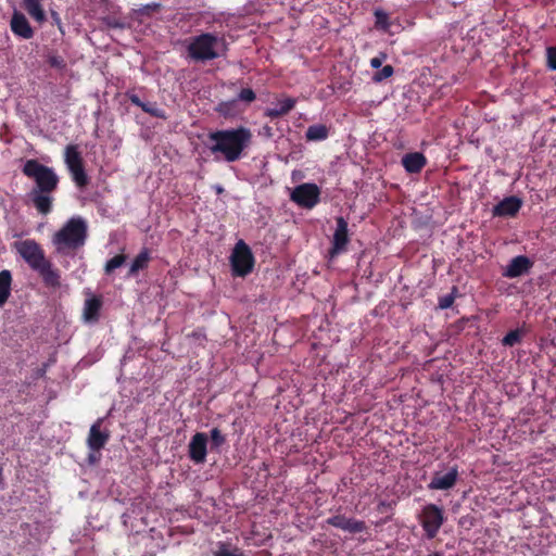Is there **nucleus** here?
Instances as JSON below:
<instances>
[{
    "instance_id": "473e14b6",
    "label": "nucleus",
    "mask_w": 556,
    "mask_h": 556,
    "mask_svg": "<svg viewBox=\"0 0 556 556\" xmlns=\"http://www.w3.org/2000/svg\"><path fill=\"white\" fill-rule=\"evenodd\" d=\"M211 439L215 446H220L225 442V437L222 434L218 428H213L211 430Z\"/></svg>"
},
{
    "instance_id": "6e6552de",
    "label": "nucleus",
    "mask_w": 556,
    "mask_h": 556,
    "mask_svg": "<svg viewBox=\"0 0 556 556\" xmlns=\"http://www.w3.org/2000/svg\"><path fill=\"white\" fill-rule=\"evenodd\" d=\"M418 520L428 539H433L444 522V511L434 504L424 506Z\"/></svg>"
},
{
    "instance_id": "c756f323",
    "label": "nucleus",
    "mask_w": 556,
    "mask_h": 556,
    "mask_svg": "<svg viewBox=\"0 0 556 556\" xmlns=\"http://www.w3.org/2000/svg\"><path fill=\"white\" fill-rule=\"evenodd\" d=\"M457 292L456 287H453L452 292L445 294L439 299V307L441 309L450 308L455 301V293Z\"/></svg>"
},
{
    "instance_id": "f3484780",
    "label": "nucleus",
    "mask_w": 556,
    "mask_h": 556,
    "mask_svg": "<svg viewBox=\"0 0 556 556\" xmlns=\"http://www.w3.org/2000/svg\"><path fill=\"white\" fill-rule=\"evenodd\" d=\"M531 267V262L527 256L519 255L510 260L503 275L508 278H516L527 273Z\"/></svg>"
},
{
    "instance_id": "f257e3e1",
    "label": "nucleus",
    "mask_w": 556,
    "mask_h": 556,
    "mask_svg": "<svg viewBox=\"0 0 556 556\" xmlns=\"http://www.w3.org/2000/svg\"><path fill=\"white\" fill-rule=\"evenodd\" d=\"M207 138L208 149L215 160L233 163L243 157L245 150L250 147L252 131L244 126H240L211 131Z\"/></svg>"
},
{
    "instance_id": "bb28decb",
    "label": "nucleus",
    "mask_w": 556,
    "mask_h": 556,
    "mask_svg": "<svg viewBox=\"0 0 556 556\" xmlns=\"http://www.w3.org/2000/svg\"><path fill=\"white\" fill-rule=\"evenodd\" d=\"M523 331L521 329L511 330L502 339V343L505 346H514L521 341Z\"/></svg>"
},
{
    "instance_id": "0eeeda50",
    "label": "nucleus",
    "mask_w": 556,
    "mask_h": 556,
    "mask_svg": "<svg viewBox=\"0 0 556 556\" xmlns=\"http://www.w3.org/2000/svg\"><path fill=\"white\" fill-rule=\"evenodd\" d=\"M14 249L28 266L37 270L48 260L42 248L33 239H26L14 243Z\"/></svg>"
},
{
    "instance_id": "2f4dec72",
    "label": "nucleus",
    "mask_w": 556,
    "mask_h": 556,
    "mask_svg": "<svg viewBox=\"0 0 556 556\" xmlns=\"http://www.w3.org/2000/svg\"><path fill=\"white\" fill-rule=\"evenodd\" d=\"M255 98V92L251 88H243L238 94V100L248 103L253 102Z\"/></svg>"
},
{
    "instance_id": "5701e85b",
    "label": "nucleus",
    "mask_w": 556,
    "mask_h": 556,
    "mask_svg": "<svg viewBox=\"0 0 556 556\" xmlns=\"http://www.w3.org/2000/svg\"><path fill=\"white\" fill-rule=\"evenodd\" d=\"M24 8L27 13L39 24L46 21V13L41 4V0H24Z\"/></svg>"
},
{
    "instance_id": "c85d7f7f",
    "label": "nucleus",
    "mask_w": 556,
    "mask_h": 556,
    "mask_svg": "<svg viewBox=\"0 0 556 556\" xmlns=\"http://www.w3.org/2000/svg\"><path fill=\"white\" fill-rule=\"evenodd\" d=\"M126 261V256L123 254L115 255L111 260H109L105 264V273L111 274L116 268L121 267Z\"/></svg>"
},
{
    "instance_id": "4be33fe9",
    "label": "nucleus",
    "mask_w": 556,
    "mask_h": 556,
    "mask_svg": "<svg viewBox=\"0 0 556 556\" xmlns=\"http://www.w3.org/2000/svg\"><path fill=\"white\" fill-rule=\"evenodd\" d=\"M51 192H43L40 190H33L30 192L31 201L37 211L43 215L48 214L52 207V198L49 195Z\"/></svg>"
},
{
    "instance_id": "f704fd0d",
    "label": "nucleus",
    "mask_w": 556,
    "mask_h": 556,
    "mask_svg": "<svg viewBox=\"0 0 556 556\" xmlns=\"http://www.w3.org/2000/svg\"><path fill=\"white\" fill-rule=\"evenodd\" d=\"M386 59H387V54L381 52V53H379V55H377L370 60V66L374 68H379Z\"/></svg>"
},
{
    "instance_id": "4468645a",
    "label": "nucleus",
    "mask_w": 556,
    "mask_h": 556,
    "mask_svg": "<svg viewBox=\"0 0 556 556\" xmlns=\"http://www.w3.org/2000/svg\"><path fill=\"white\" fill-rule=\"evenodd\" d=\"M102 308V300L100 296L92 294L90 291L87 292V299L85 300L83 307V320L87 324H94L100 318V311Z\"/></svg>"
},
{
    "instance_id": "412c9836",
    "label": "nucleus",
    "mask_w": 556,
    "mask_h": 556,
    "mask_svg": "<svg viewBox=\"0 0 556 556\" xmlns=\"http://www.w3.org/2000/svg\"><path fill=\"white\" fill-rule=\"evenodd\" d=\"M36 271L39 273L46 286L51 288H59L61 286V276L59 271L53 268L50 261L46 262Z\"/></svg>"
},
{
    "instance_id": "4c0bfd02",
    "label": "nucleus",
    "mask_w": 556,
    "mask_h": 556,
    "mask_svg": "<svg viewBox=\"0 0 556 556\" xmlns=\"http://www.w3.org/2000/svg\"><path fill=\"white\" fill-rule=\"evenodd\" d=\"M108 25L110 27H115V28H123L124 27L123 23H118L116 21H112V22L110 21V22H108Z\"/></svg>"
},
{
    "instance_id": "aec40b11",
    "label": "nucleus",
    "mask_w": 556,
    "mask_h": 556,
    "mask_svg": "<svg viewBox=\"0 0 556 556\" xmlns=\"http://www.w3.org/2000/svg\"><path fill=\"white\" fill-rule=\"evenodd\" d=\"M427 159L420 152L407 153L402 157V165L409 174H417L426 166Z\"/></svg>"
},
{
    "instance_id": "7ed1b4c3",
    "label": "nucleus",
    "mask_w": 556,
    "mask_h": 556,
    "mask_svg": "<svg viewBox=\"0 0 556 556\" xmlns=\"http://www.w3.org/2000/svg\"><path fill=\"white\" fill-rule=\"evenodd\" d=\"M225 50L226 43L224 38L211 33L193 37L187 47L189 56L194 61L201 62L217 59Z\"/></svg>"
},
{
    "instance_id": "ddd939ff",
    "label": "nucleus",
    "mask_w": 556,
    "mask_h": 556,
    "mask_svg": "<svg viewBox=\"0 0 556 556\" xmlns=\"http://www.w3.org/2000/svg\"><path fill=\"white\" fill-rule=\"evenodd\" d=\"M348 223L343 217L337 218V228L332 238V248L330 254L332 256L343 252L349 243Z\"/></svg>"
},
{
    "instance_id": "58836bf2",
    "label": "nucleus",
    "mask_w": 556,
    "mask_h": 556,
    "mask_svg": "<svg viewBox=\"0 0 556 556\" xmlns=\"http://www.w3.org/2000/svg\"><path fill=\"white\" fill-rule=\"evenodd\" d=\"M2 484H3V469L0 466V488L2 486Z\"/></svg>"
},
{
    "instance_id": "393cba45",
    "label": "nucleus",
    "mask_w": 556,
    "mask_h": 556,
    "mask_svg": "<svg viewBox=\"0 0 556 556\" xmlns=\"http://www.w3.org/2000/svg\"><path fill=\"white\" fill-rule=\"evenodd\" d=\"M329 136V129L326 125L315 124L311 125L306 132L305 138L307 141H323Z\"/></svg>"
},
{
    "instance_id": "9b49d317",
    "label": "nucleus",
    "mask_w": 556,
    "mask_h": 556,
    "mask_svg": "<svg viewBox=\"0 0 556 556\" xmlns=\"http://www.w3.org/2000/svg\"><path fill=\"white\" fill-rule=\"evenodd\" d=\"M327 523L351 534H356L367 529L363 520L348 518L344 515H336L327 519Z\"/></svg>"
},
{
    "instance_id": "2eb2a0df",
    "label": "nucleus",
    "mask_w": 556,
    "mask_h": 556,
    "mask_svg": "<svg viewBox=\"0 0 556 556\" xmlns=\"http://www.w3.org/2000/svg\"><path fill=\"white\" fill-rule=\"evenodd\" d=\"M10 26L12 33L20 38L30 39L34 36V29L31 28L28 20L18 11L13 12Z\"/></svg>"
},
{
    "instance_id": "9d476101",
    "label": "nucleus",
    "mask_w": 556,
    "mask_h": 556,
    "mask_svg": "<svg viewBox=\"0 0 556 556\" xmlns=\"http://www.w3.org/2000/svg\"><path fill=\"white\" fill-rule=\"evenodd\" d=\"M103 421V418H98L90 427L87 446L91 452H100L110 439V431L102 429Z\"/></svg>"
},
{
    "instance_id": "39448f33",
    "label": "nucleus",
    "mask_w": 556,
    "mask_h": 556,
    "mask_svg": "<svg viewBox=\"0 0 556 556\" xmlns=\"http://www.w3.org/2000/svg\"><path fill=\"white\" fill-rule=\"evenodd\" d=\"M230 265L233 276L244 277L249 275L254 266V256L250 247L239 240L231 252Z\"/></svg>"
},
{
    "instance_id": "a19ab883",
    "label": "nucleus",
    "mask_w": 556,
    "mask_h": 556,
    "mask_svg": "<svg viewBox=\"0 0 556 556\" xmlns=\"http://www.w3.org/2000/svg\"><path fill=\"white\" fill-rule=\"evenodd\" d=\"M220 556H230L229 554H222Z\"/></svg>"
},
{
    "instance_id": "6ab92c4d",
    "label": "nucleus",
    "mask_w": 556,
    "mask_h": 556,
    "mask_svg": "<svg viewBox=\"0 0 556 556\" xmlns=\"http://www.w3.org/2000/svg\"><path fill=\"white\" fill-rule=\"evenodd\" d=\"M521 207V201L516 197H508L502 200L493 208L494 216H515Z\"/></svg>"
},
{
    "instance_id": "1a4fd4ad",
    "label": "nucleus",
    "mask_w": 556,
    "mask_h": 556,
    "mask_svg": "<svg viewBox=\"0 0 556 556\" xmlns=\"http://www.w3.org/2000/svg\"><path fill=\"white\" fill-rule=\"evenodd\" d=\"M290 199L301 207L313 208L319 202L320 189L316 184L305 182L292 190Z\"/></svg>"
},
{
    "instance_id": "f03ea898",
    "label": "nucleus",
    "mask_w": 556,
    "mask_h": 556,
    "mask_svg": "<svg viewBox=\"0 0 556 556\" xmlns=\"http://www.w3.org/2000/svg\"><path fill=\"white\" fill-rule=\"evenodd\" d=\"M86 239L87 224L85 219L80 216H74L54 233L52 243L59 254L70 255L80 249L85 244Z\"/></svg>"
},
{
    "instance_id": "b1692460",
    "label": "nucleus",
    "mask_w": 556,
    "mask_h": 556,
    "mask_svg": "<svg viewBox=\"0 0 556 556\" xmlns=\"http://www.w3.org/2000/svg\"><path fill=\"white\" fill-rule=\"evenodd\" d=\"M12 275L8 269L0 271V306H3L11 295Z\"/></svg>"
},
{
    "instance_id": "cd10ccee",
    "label": "nucleus",
    "mask_w": 556,
    "mask_h": 556,
    "mask_svg": "<svg viewBox=\"0 0 556 556\" xmlns=\"http://www.w3.org/2000/svg\"><path fill=\"white\" fill-rule=\"evenodd\" d=\"M141 110L143 112L154 116V117L162 118V119H166L167 118L165 111L163 109L157 108L153 103L144 102V104L141 108Z\"/></svg>"
},
{
    "instance_id": "ea45409f",
    "label": "nucleus",
    "mask_w": 556,
    "mask_h": 556,
    "mask_svg": "<svg viewBox=\"0 0 556 556\" xmlns=\"http://www.w3.org/2000/svg\"><path fill=\"white\" fill-rule=\"evenodd\" d=\"M89 460H90V463H94L96 462V457L92 454H90L89 455Z\"/></svg>"
},
{
    "instance_id": "f8f14e48",
    "label": "nucleus",
    "mask_w": 556,
    "mask_h": 556,
    "mask_svg": "<svg viewBox=\"0 0 556 556\" xmlns=\"http://www.w3.org/2000/svg\"><path fill=\"white\" fill-rule=\"evenodd\" d=\"M207 435L204 432H197L189 443V457L195 464H202L206 459Z\"/></svg>"
},
{
    "instance_id": "e433bc0d",
    "label": "nucleus",
    "mask_w": 556,
    "mask_h": 556,
    "mask_svg": "<svg viewBox=\"0 0 556 556\" xmlns=\"http://www.w3.org/2000/svg\"><path fill=\"white\" fill-rule=\"evenodd\" d=\"M190 338H193L195 340H204L205 333L201 330H195L191 334H189Z\"/></svg>"
},
{
    "instance_id": "423d86ee",
    "label": "nucleus",
    "mask_w": 556,
    "mask_h": 556,
    "mask_svg": "<svg viewBox=\"0 0 556 556\" xmlns=\"http://www.w3.org/2000/svg\"><path fill=\"white\" fill-rule=\"evenodd\" d=\"M64 161L75 185L85 188L88 185V176L77 144H68L65 148Z\"/></svg>"
},
{
    "instance_id": "a878e982",
    "label": "nucleus",
    "mask_w": 556,
    "mask_h": 556,
    "mask_svg": "<svg viewBox=\"0 0 556 556\" xmlns=\"http://www.w3.org/2000/svg\"><path fill=\"white\" fill-rule=\"evenodd\" d=\"M150 261V254L147 249H143L132 261L130 268H129V275L132 276L137 274L139 270H142L147 268Z\"/></svg>"
},
{
    "instance_id": "c9c22d12",
    "label": "nucleus",
    "mask_w": 556,
    "mask_h": 556,
    "mask_svg": "<svg viewBox=\"0 0 556 556\" xmlns=\"http://www.w3.org/2000/svg\"><path fill=\"white\" fill-rule=\"evenodd\" d=\"M128 98H129V100H130V102H131L132 104H135L136 106H138V108H140V109H141V108L143 106V104H144V102H143V101H141V99H140L137 94H135V93H128Z\"/></svg>"
},
{
    "instance_id": "a211bd4d",
    "label": "nucleus",
    "mask_w": 556,
    "mask_h": 556,
    "mask_svg": "<svg viewBox=\"0 0 556 556\" xmlns=\"http://www.w3.org/2000/svg\"><path fill=\"white\" fill-rule=\"evenodd\" d=\"M296 101L293 98L285 97L282 99L277 100L273 106L266 108L264 115L269 118H276L282 115L288 114L291 110H293Z\"/></svg>"
},
{
    "instance_id": "dca6fc26",
    "label": "nucleus",
    "mask_w": 556,
    "mask_h": 556,
    "mask_svg": "<svg viewBox=\"0 0 556 556\" xmlns=\"http://www.w3.org/2000/svg\"><path fill=\"white\" fill-rule=\"evenodd\" d=\"M457 478V467H453L444 475L435 473L428 488L430 490H448L455 485Z\"/></svg>"
},
{
    "instance_id": "20e7f679",
    "label": "nucleus",
    "mask_w": 556,
    "mask_h": 556,
    "mask_svg": "<svg viewBox=\"0 0 556 556\" xmlns=\"http://www.w3.org/2000/svg\"><path fill=\"white\" fill-rule=\"evenodd\" d=\"M22 172L35 181L34 190L53 192L58 187L59 177L53 168L40 164L37 160H27Z\"/></svg>"
},
{
    "instance_id": "72a5a7b5",
    "label": "nucleus",
    "mask_w": 556,
    "mask_h": 556,
    "mask_svg": "<svg viewBox=\"0 0 556 556\" xmlns=\"http://www.w3.org/2000/svg\"><path fill=\"white\" fill-rule=\"evenodd\" d=\"M547 65L551 70L556 71V46L547 48Z\"/></svg>"
},
{
    "instance_id": "7c9ffc66",
    "label": "nucleus",
    "mask_w": 556,
    "mask_h": 556,
    "mask_svg": "<svg viewBox=\"0 0 556 556\" xmlns=\"http://www.w3.org/2000/svg\"><path fill=\"white\" fill-rule=\"evenodd\" d=\"M394 73V70L391 65H386L382 67V70L380 72H377L374 76H372V80L375 83H381L382 80L391 77Z\"/></svg>"
}]
</instances>
